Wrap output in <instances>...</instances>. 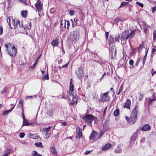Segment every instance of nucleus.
Returning a JSON list of instances; mask_svg holds the SVG:
<instances>
[{"label": "nucleus", "mask_w": 156, "mask_h": 156, "mask_svg": "<svg viewBox=\"0 0 156 156\" xmlns=\"http://www.w3.org/2000/svg\"><path fill=\"white\" fill-rule=\"evenodd\" d=\"M107 129V122L105 120L103 126V129L102 132L99 134L94 130H93L90 136V139L93 140H96L99 139L104 134V132Z\"/></svg>", "instance_id": "f257e3e1"}, {"label": "nucleus", "mask_w": 156, "mask_h": 156, "mask_svg": "<svg viewBox=\"0 0 156 156\" xmlns=\"http://www.w3.org/2000/svg\"><path fill=\"white\" fill-rule=\"evenodd\" d=\"M69 90L67 92L68 98L71 101V105H74L77 103V101L76 98V95L75 93H72L73 91V85L70 81V83Z\"/></svg>", "instance_id": "f03ea898"}, {"label": "nucleus", "mask_w": 156, "mask_h": 156, "mask_svg": "<svg viewBox=\"0 0 156 156\" xmlns=\"http://www.w3.org/2000/svg\"><path fill=\"white\" fill-rule=\"evenodd\" d=\"M136 30H131L130 33L128 30H126L122 33L121 39L123 41H125L129 39L132 38L134 36Z\"/></svg>", "instance_id": "7ed1b4c3"}, {"label": "nucleus", "mask_w": 156, "mask_h": 156, "mask_svg": "<svg viewBox=\"0 0 156 156\" xmlns=\"http://www.w3.org/2000/svg\"><path fill=\"white\" fill-rule=\"evenodd\" d=\"M138 108L139 107L137 105L135 106L133 108L129 118V123L130 124L132 125L136 122L137 111L138 110Z\"/></svg>", "instance_id": "20e7f679"}, {"label": "nucleus", "mask_w": 156, "mask_h": 156, "mask_svg": "<svg viewBox=\"0 0 156 156\" xmlns=\"http://www.w3.org/2000/svg\"><path fill=\"white\" fill-rule=\"evenodd\" d=\"M79 36V33L77 31H74L70 32L68 37L67 39L69 41L73 42L74 41H76Z\"/></svg>", "instance_id": "39448f33"}, {"label": "nucleus", "mask_w": 156, "mask_h": 156, "mask_svg": "<svg viewBox=\"0 0 156 156\" xmlns=\"http://www.w3.org/2000/svg\"><path fill=\"white\" fill-rule=\"evenodd\" d=\"M83 118L86 123H87L90 126L91 125V124L92 121H94L95 124L97 123L98 122L97 118L90 115H88L83 117Z\"/></svg>", "instance_id": "423d86ee"}, {"label": "nucleus", "mask_w": 156, "mask_h": 156, "mask_svg": "<svg viewBox=\"0 0 156 156\" xmlns=\"http://www.w3.org/2000/svg\"><path fill=\"white\" fill-rule=\"evenodd\" d=\"M7 22L11 28H16V25L15 20L12 17H7L6 19Z\"/></svg>", "instance_id": "0eeeda50"}, {"label": "nucleus", "mask_w": 156, "mask_h": 156, "mask_svg": "<svg viewBox=\"0 0 156 156\" xmlns=\"http://www.w3.org/2000/svg\"><path fill=\"white\" fill-rule=\"evenodd\" d=\"M109 57L111 59H113L116 57V49L114 45L109 47Z\"/></svg>", "instance_id": "6e6552de"}, {"label": "nucleus", "mask_w": 156, "mask_h": 156, "mask_svg": "<svg viewBox=\"0 0 156 156\" xmlns=\"http://www.w3.org/2000/svg\"><path fill=\"white\" fill-rule=\"evenodd\" d=\"M83 68L82 67H79L78 69L75 71V73L77 74V77L80 79H82L83 75Z\"/></svg>", "instance_id": "1a4fd4ad"}, {"label": "nucleus", "mask_w": 156, "mask_h": 156, "mask_svg": "<svg viewBox=\"0 0 156 156\" xmlns=\"http://www.w3.org/2000/svg\"><path fill=\"white\" fill-rule=\"evenodd\" d=\"M35 6L39 12H41L43 9V4L40 0H38L35 4Z\"/></svg>", "instance_id": "9d476101"}, {"label": "nucleus", "mask_w": 156, "mask_h": 156, "mask_svg": "<svg viewBox=\"0 0 156 156\" xmlns=\"http://www.w3.org/2000/svg\"><path fill=\"white\" fill-rule=\"evenodd\" d=\"M16 49L13 46L11 50L9 51H8V53L9 55L12 57H15L16 55Z\"/></svg>", "instance_id": "9b49d317"}, {"label": "nucleus", "mask_w": 156, "mask_h": 156, "mask_svg": "<svg viewBox=\"0 0 156 156\" xmlns=\"http://www.w3.org/2000/svg\"><path fill=\"white\" fill-rule=\"evenodd\" d=\"M51 128V127L50 126L48 128L44 127L43 128L42 131L45 132V138H48L49 137V131L50 129Z\"/></svg>", "instance_id": "f8f14e48"}, {"label": "nucleus", "mask_w": 156, "mask_h": 156, "mask_svg": "<svg viewBox=\"0 0 156 156\" xmlns=\"http://www.w3.org/2000/svg\"><path fill=\"white\" fill-rule=\"evenodd\" d=\"M131 104L130 101L129 99H127L123 106L124 108H126L128 109H130Z\"/></svg>", "instance_id": "ddd939ff"}, {"label": "nucleus", "mask_w": 156, "mask_h": 156, "mask_svg": "<svg viewBox=\"0 0 156 156\" xmlns=\"http://www.w3.org/2000/svg\"><path fill=\"white\" fill-rule=\"evenodd\" d=\"M22 118L23 119V124L22 126H28L29 125L30 123L26 120L25 118L23 112L22 113Z\"/></svg>", "instance_id": "4468645a"}, {"label": "nucleus", "mask_w": 156, "mask_h": 156, "mask_svg": "<svg viewBox=\"0 0 156 156\" xmlns=\"http://www.w3.org/2000/svg\"><path fill=\"white\" fill-rule=\"evenodd\" d=\"M151 129L150 126L148 124H145L141 128V129L143 131L149 130Z\"/></svg>", "instance_id": "2eb2a0df"}, {"label": "nucleus", "mask_w": 156, "mask_h": 156, "mask_svg": "<svg viewBox=\"0 0 156 156\" xmlns=\"http://www.w3.org/2000/svg\"><path fill=\"white\" fill-rule=\"evenodd\" d=\"M107 92H106L102 95L101 97V100L102 101H107Z\"/></svg>", "instance_id": "dca6fc26"}, {"label": "nucleus", "mask_w": 156, "mask_h": 156, "mask_svg": "<svg viewBox=\"0 0 156 156\" xmlns=\"http://www.w3.org/2000/svg\"><path fill=\"white\" fill-rule=\"evenodd\" d=\"M115 42L114 37L112 36H110V39L109 41V47L112 46L113 44Z\"/></svg>", "instance_id": "f3484780"}, {"label": "nucleus", "mask_w": 156, "mask_h": 156, "mask_svg": "<svg viewBox=\"0 0 156 156\" xmlns=\"http://www.w3.org/2000/svg\"><path fill=\"white\" fill-rule=\"evenodd\" d=\"M121 145L119 144L117 146V148L115 150V152L116 153H120L122 152V150L121 148Z\"/></svg>", "instance_id": "a211bd4d"}, {"label": "nucleus", "mask_w": 156, "mask_h": 156, "mask_svg": "<svg viewBox=\"0 0 156 156\" xmlns=\"http://www.w3.org/2000/svg\"><path fill=\"white\" fill-rule=\"evenodd\" d=\"M54 112V110L52 109L48 110L47 114L50 117H52Z\"/></svg>", "instance_id": "6ab92c4d"}, {"label": "nucleus", "mask_w": 156, "mask_h": 156, "mask_svg": "<svg viewBox=\"0 0 156 156\" xmlns=\"http://www.w3.org/2000/svg\"><path fill=\"white\" fill-rule=\"evenodd\" d=\"M11 151L12 150L11 149H8L5 150L2 156H7L11 152Z\"/></svg>", "instance_id": "aec40b11"}, {"label": "nucleus", "mask_w": 156, "mask_h": 156, "mask_svg": "<svg viewBox=\"0 0 156 156\" xmlns=\"http://www.w3.org/2000/svg\"><path fill=\"white\" fill-rule=\"evenodd\" d=\"M15 106V105L12 107L11 109H10L9 110H7L4 111L2 113V115L3 116H6L9 113L11 112L12 110L14 108V107Z\"/></svg>", "instance_id": "412c9836"}, {"label": "nucleus", "mask_w": 156, "mask_h": 156, "mask_svg": "<svg viewBox=\"0 0 156 156\" xmlns=\"http://www.w3.org/2000/svg\"><path fill=\"white\" fill-rule=\"evenodd\" d=\"M59 42L58 39L53 40L51 43V44L53 46H56L58 45Z\"/></svg>", "instance_id": "4be33fe9"}, {"label": "nucleus", "mask_w": 156, "mask_h": 156, "mask_svg": "<svg viewBox=\"0 0 156 156\" xmlns=\"http://www.w3.org/2000/svg\"><path fill=\"white\" fill-rule=\"evenodd\" d=\"M51 151L52 153V154L54 155H57V151L55 149V147L54 146H53L51 147Z\"/></svg>", "instance_id": "5701e85b"}, {"label": "nucleus", "mask_w": 156, "mask_h": 156, "mask_svg": "<svg viewBox=\"0 0 156 156\" xmlns=\"http://www.w3.org/2000/svg\"><path fill=\"white\" fill-rule=\"evenodd\" d=\"M31 154L33 156H42L41 154H38L37 152L34 150L31 152Z\"/></svg>", "instance_id": "b1692460"}, {"label": "nucleus", "mask_w": 156, "mask_h": 156, "mask_svg": "<svg viewBox=\"0 0 156 156\" xmlns=\"http://www.w3.org/2000/svg\"><path fill=\"white\" fill-rule=\"evenodd\" d=\"M152 97V98H150L149 100V101H148V103L150 105H151L153 101H154L156 100V96H154L153 95Z\"/></svg>", "instance_id": "393cba45"}, {"label": "nucleus", "mask_w": 156, "mask_h": 156, "mask_svg": "<svg viewBox=\"0 0 156 156\" xmlns=\"http://www.w3.org/2000/svg\"><path fill=\"white\" fill-rule=\"evenodd\" d=\"M110 94V96H113L114 94V91L112 87L111 88L110 90L108 91V94Z\"/></svg>", "instance_id": "a878e982"}, {"label": "nucleus", "mask_w": 156, "mask_h": 156, "mask_svg": "<svg viewBox=\"0 0 156 156\" xmlns=\"http://www.w3.org/2000/svg\"><path fill=\"white\" fill-rule=\"evenodd\" d=\"M16 28H18L21 27H22V25L20 23L19 20H17L16 21Z\"/></svg>", "instance_id": "bb28decb"}, {"label": "nucleus", "mask_w": 156, "mask_h": 156, "mask_svg": "<svg viewBox=\"0 0 156 156\" xmlns=\"http://www.w3.org/2000/svg\"><path fill=\"white\" fill-rule=\"evenodd\" d=\"M34 145H35L36 147H40L41 148L43 147V146L42 145V143L41 142L35 143Z\"/></svg>", "instance_id": "cd10ccee"}, {"label": "nucleus", "mask_w": 156, "mask_h": 156, "mask_svg": "<svg viewBox=\"0 0 156 156\" xmlns=\"http://www.w3.org/2000/svg\"><path fill=\"white\" fill-rule=\"evenodd\" d=\"M143 27L144 30V31L145 33H146L147 29V28L145 23H144L143 25Z\"/></svg>", "instance_id": "c85d7f7f"}, {"label": "nucleus", "mask_w": 156, "mask_h": 156, "mask_svg": "<svg viewBox=\"0 0 156 156\" xmlns=\"http://www.w3.org/2000/svg\"><path fill=\"white\" fill-rule=\"evenodd\" d=\"M27 11H22L21 12V14L22 16L24 17H25L27 15Z\"/></svg>", "instance_id": "c756f323"}, {"label": "nucleus", "mask_w": 156, "mask_h": 156, "mask_svg": "<svg viewBox=\"0 0 156 156\" xmlns=\"http://www.w3.org/2000/svg\"><path fill=\"white\" fill-rule=\"evenodd\" d=\"M153 40L154 42L155 41H156V30H154L153 34Z\"/></svg>", "instance_id": "7c9ffc66"}, {"label": "nucleus", "mask_w": 156, "mask_h": 156, "mask_svg": "<svg viewBox=\"0 0 156 156\" xmlns=\"http://www.w3.org/2000/svg\"><path fill=\"white\" fill-rule=\"evenodd\" d=\"M147 51L146 53L144 56L143 57V59H142V62H143V65H144L145 63V62L146 58V56L147 55Z\"/></svg>", "instance_id": "2f4dec72"}, {"label": "nucleus", "mask_w": 156, "mask_h": 156, "mask_svg": "<svg viewBox=\"0 0 156 156\" xmlns=\"http://www.w3.org/2000/svg\"><path fill=\"white\" fill-rule=\"evenodd\" d=\"M119 109H116V110H115V111L114 112V115L115 116H118V115L119 114Z\"/></svg>", "instance_id": "473e14b6"}, {"label": "nucleus", "mask_w": 156, "mask_h": 156, "mask_svg": "<svg viewBox=\"0 0 156 156\" xmlns=\"http://www.w3.org/2000/svg\"><path fill=\"white\" fill-rule=\"evenodd\" d=\"M121 19L119 17H117L114 20V22L115 23H119L121 22Z\"/></svg>", "instance_id": "72a5a7b5"}, {"label": "nucleus", "mask_w": 156, "mask_h": 156, "mask_svg": "<svg viewBox=\"0 0 156 156\" xmlns=\"http://www.w3.org/2000/svg\"><path fill=\"white\" fill-rule=\"evenodd\" d=\"M128 3V2H123L121 3L120 6H119V8H121L122 7H123L127 5Z\"/></svg>", "instance_id": "f704fd0d"}, {"label": "nucleus", "mask_w": 156, "mask_h": 156, "mask_svg": "<svg viewBox=\"0 0 156 156\" xmlns=\"http://www.w3.org/2000/svg\"><path fill=\"white\" fill-rule=\"evenodd\" d=\"M49 79V77L48 74H47L46 75H45L42 78V80H44L46 79L48 80Z\"/></svg>", "instance_id": "c9c22d12"}, {"label": "nucleus", "mask_w": 156, "mask_h": 156, "mask_svg": "<svg viewBox=\"0 0 156 156\" xmlns=\"http://www.w3.org/2000/svg\"><path fill=\"white\" fill-rule=\"evenodd\" d=\"M101 149L102 150L105 151L107 149V144H106L104 146H103Z\"/></svg>", "instance_id": "e433bc0d"}, {"label": "nucleus", "mask_w": 156, "mask_h": 156, "mask_svg": "<svg viewBox=\"0 0 156 156\" xmlns=\"http://www.w3.org/2000/svg\"><path fill=\"white\" fill-rule=\"evenodd\" d=\"M7 87H4L3 90L1 91V93L2 94H4L6 91L7 90Z\"/></svg>", "instance_id": "4c0bfd02"}, {"label": "nucleus", "mask_w": 156, "mask_h": 156, "mask_svg": "<svg viewBox=\"0 0 156 156\" xmlns=\"http://www.w3.org/2000/svg\"><path fill=\"white\" fill-rule=\"evenodd\" d=\"M82 136V133H78L76 135V138L77 139L80 138Z\"/></svg>", "instance_id": "58836bf2"}, {"label": "nucleus", "mask_w": 156, "mask_h": 156, "mask_svg": "<svg viewBox=\"0 0 156 156\" xmlns=\"http://www.w3.org/2000/svg\"><path fill=\"white\" fill-rule=\"evenodd\" d=\"M28 25V27H26L25 29L27 30H29L31 28V23H29Z\"/></svg>", "instance_id": "ea45409f"}, {"label": "nucleus", "mask_w": 156, "mask_h": 156, "mask_svg": "<svg viewBox=\"0 0 156 156\" xmlns=\"http://www.w3.org/2000/svg\"><path fill=\"white\" fill-rule=\"evenodd\" d=\"M138 133V130H137L133 135V136L136 138Z\"/></svg>", "instance_id": "a19ab883"}, {"label": "nucleus", "mask_w": 156, "mask_h": 156, "mask_svg": "<svg viewBox=\"0 0 156 156\" xmlns=\"http://www.w3.org/2000/svg\"><path fill=\"white\" fill-rule=\"evenodd\" d=\"M119 39H120V38H119V36H117L116 37H115V42L116 41H118V42H119Z\"/></svg>", "instance_id": "79ce46f5"}, {"label": "nucleus", "mask_w": 156, "mask_h": 156, "mask_svg": "<svg viewBox=\"0 0 156 156\" xmlns=\"http://www.w3.org/2000/svg\"><path fill=\"white\" fill-rule=\"evenodd\" d=\"M140 95L139 96V101H141L142 98L143 97V94H141L140 93Z\"/></svg>", "instance_id": "37998d69"}, {"label": "nucleus", "mask_w": 156, "mask_h": 156, "mask_svg": "<svg viewBox=\"0 0 156 156\" xmlns=\"http://www.w3.org/2000/svg\"><path fill=\"white\" fill-rule=\"evenodd\" d=\"M136 4L139 5L140 7H141L143 8L144 7V5L142 3L139 2H136Z\"/></svg>", "instance_id": "c03bdc74"}, {"label": "nucleus", "mask_w": 156, "mask_h": 156, "mask_svg": "<svg viewBox=\"0 0 156 156\" xmlns=\"http://www.w3.org/2000/svg\"><path fill=\"white\" fill-rule=\"evenodd\" d=\"M55 11V9L54 8H51L50 10V12L51 13L53 14L54 13Z\"/></svg>", "instance_id": "a18cd8bd"}, {"label": "nucleus", "mask_w": 156, "mask_h": 156, "mask_svg": "<svg viewBox=\"0 0 156 156\" xmlns=\"http://www.w3.org/2000/svg\"><path fill=\"white\" fill-rule=\"evenodd\" d=\"M74 11L73 10H71L69 11V14L71 16H73L74 14Z\"/></svg>", "instance_id": "49530a36"}, {"label": "nucleus", "mask_w": 156, "mask_h": 156, "mask_svg": "<svg viewBox=\"0 0 156 156\" xmlns=\"http://www.w3.org/2000/svg\"><path fill=\"white\" fill-rule=\"evenodd\" d=\"M25 135V134L24 133H21L20 134V137L21 138H23L24 137Z\"/></svg>", "instance_id": "de8ad7c7"}, {"label": "nucleus", "mask_w": 156, "mask_h": 156, "mask_svg": "<svg viewBox=\"0 0 156 156\" xmlns=\"http://www.w3.org/2000/svg\"><path fill=\"white\" fill-rule=\"evenodd\" d=\"M37 60L36 61V62L34 63V64L32 65L30 67V68H31V69H34L35 66L36 65V64H37Z\"/></svg>", "instance_id": "09e8293b"}, {"label": "nucleus", "mask_w": 156, "mask_h": 156, "mask_svg": "<svg viewBox=\"0 0 156 156\" xmlns=\"http://www.w3.org/2000/svg\"><path fill=\"white\" fill-rule=\"evenodd\" d=\"M20 2V3L24 4L25 5H26V2L24 0H19Z\"/></svg>", "instance_id": "8fccbe9b"}, {"label": "nucleus", "mask_w": 156, "mask_h": 156, "mask_svg": "<svg viewBox=\"0 0 156 156\" xmlns=\"http://www.w3.org/2000/svg\"><path fill=\"white\" fill-rule=\"evenodd\" d=\"M107 108V106H106L103 112V118H104L105 116L106 115V111Z\"/></svg>", "instance_id": "3c124183"}, {"label": "nucleus", "mask_w": 156, "mask_h": 156, "mask_svg": "<svg viewBox=\"0 0 156 156\" xmlns=\"http://www.w3.org/2000/svg\"><path fill=\"white\" fill-rule=\"evenodd\" d=\"M122 85H121V87H120V89H119V91L117 93V94L118 95L122 91Z\"/></svg>", "instance_id": "603ef678"}, {"label": "nucleus", "mask_w": 156, "mask_h": 156, "mask_svg": "<svg viewBox=\"0 0 156 156\" xmlns=\"http://www.w3.org/2000/svg\"><path fill=\"white\" fill-rule=\"evenodd\" d=\"M73 20H74V22H73V21L72 19L71 20V21H72V26H74V25H75V23H76V21H75V19H74Z\"/></svg>", "instance_id": "864d4df0"}, {"label": "nucleus", "mask_w": 156, "mask_h": 156, "mask_svg": "<svg viewBox=\"0 0 156 156\" xmlns=\"http://www.w3.org/2000/svg\"><path fill=\"white\" fill-rule=\"evenodd\" d=\"M113 145L109 143H108V149L112 147Z\"/></svg>", "instance_id": "5fc2aeb1"}, {"label": "nucleus", "mask_w": 156, "mask_h": 156, "mask_svg": "<svg viewBox=\"0 0 156 156\" xmlns=\"http://www.w3.org/2000/svg\"><path fill=\"white\" fill-rule=\"evenodd\" d=\"M134 63L132 59L130 60L129 61V64L131 66L133 65Z\"/></svg>", "instance_id": "6e6d98bb"}, {"label": "nucleus", "mask_w": 156, "mask_h": 156, "mask_svg": "<svg viewBox=\"0 0 156 156\" xmlns=\"http://www.w3.org/2000/svg\"><path fill=\"white\" fill-rule=\"evenodd\" d=\"M69 62H68L67 63L65 64V65L63 66H62V68H66L68 66V64L69 63Z\"/></svg>", "instance_id": "4d7b16f0"}, {"label": "nucleus", "mask_w": 156, "mask_h": 156, "mask_svg": "<svg viewBox=\"0 0 156 156\" xmlns=\"http://www.w3.org/2000/svg\"><path fill=\"white\" fill-rule=\"evenodd\" d=\"M92 151V150L86 151L85 152V154L86 155L88 154H89Z\"/></svg>", "instance_id": "13d9d810"}, {"label": "nucleus", "mask_w": 156, "mask_h": 156, "mask_svg": "<svg viewBox=\"0 0 156 156\" xmlns=\"http://www.w3.org/2000/svg\"><path fill=\"white\" fill-rule=\"evenodd\" d=\"M152 12H154L156 10V6L152 7Z\"/></svg>", "instance_id": "bf43d9fd"}, {"label": "nucleus", "mask_w": 156, "mask_h": 156, "mask_svg": "<svg viewBox=\"0 0 156 156\" xmlns=\"http://www.w3.org/2000/svg\"><path fill=\"white\" fill-rule=\"evenodd\" d=\"M3 33V29L1 26H0V35L2 34Z\"/></svg>", "instance_id": "052dcab7"}, {"label": "nucleus", "mask_w": 156, "mask_h": 156, "mask_svg": "<svg viewBox=\"0 0 156 156\" xmlns=\"http://www.w3.org/2000/svg\"><path fill=\"white\" fill-rule=\"evenodd\" d=\"M140 61V59H139L137 60V61L136 62V64H135V65L136 66H137L138 65Z\"/></svg>", "instance_id": "680f3d73"}, {"label": "nucleus", "mask_w": 156, "mask_h": 156, "mask_svg": "<svg viewBox=\"0 0 156 156\" xmlns=\"http://www.w3.org/2000/svg\"><path fill=\"white\" fill-rule=\"evenodd\" d=\"M156 48H153L152 50V54H154V52L156 51Z\"/></svg>", "instance_id": "e2e57ef3"}, {"label": "nucleus", "mask_w": 156, "mask_h": 156, "mask_svg": "<svg viewBox=\"0 0 156 156\" xmlns=\"http://www.w3.org/2000/svg\"><path fill=\"white\" fill-rule=\"evenodd\" d=\"M143 47V44L142 43L140 44L138 48L141 49H142Z\"/></svg>", "instance_id": "0e129e2a"}, {"label": "nucleus", "mask_w": 156, "mask_h": 156, "mask_svg": "<svg viewBox=\"0 0 156 156\" xmlns=\"http://www.w3.org/2000/svg\"><path fill=\"white\" fill-rule=\"evenodd\" d=\"M37 126V124L36 123H34L31 124V126Z\"/></svg>", "instance_id": "69168bd1"}, {"label": "nucleus", "mask_w": 156, "mask_h": 156, "mask_svg": "<svg viewBox=\"0 0 156 156\" xmlns=\"http://www.w3.org/2000/svg\"><path fill=\"white\" fill-rule=\"evenodd\" d=\"M136 139V138L135 137H134L133 136L131 138V140L132 141H134Z\"/></svg>", "instance_id": "338daca9"}, {"label": "nucleus", "mask_w": 156, "mask_h": 156, "mask_svg": "<svg viewBox=\"0 0 156 156\" xmlns=\"http://www.w3.org/2000/svg\"><path fill=\"white\" fill-rule=\"evenodd\" d=\"M33 136V135L32 133H30L29 134L28 136L29 137L31 138Z\"/></svg>", "instance_id": "774afa93"}]
</instances>
